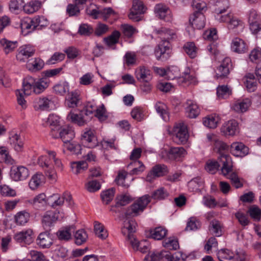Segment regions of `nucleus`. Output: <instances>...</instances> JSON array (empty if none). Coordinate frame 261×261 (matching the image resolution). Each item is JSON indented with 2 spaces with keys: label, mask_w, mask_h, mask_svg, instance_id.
I'll list each match as a JSON object with an SVG mask.
<instances>
[{
  "label": "nucleus",
  "mask_w": 261,
  "mask_h": 261,
  "mask_svg": "<svg viewBox=\"0 0 261 261\" xmlns=\"http://www.w3.org/2000/svg\"><path fill=\"white\" fill-rule=\"evenodd\" d=\"M48 86V83L46 79H41L36 80L31 76L24 78L22 83L23 92L26 95H29L33 92L40 94Z\"/></svg>",
  "instance_id": "f257e3e1"
},
{
  "label": "nucleus",
  "mask_w": 261,
  "mask_h": 261,
  "mask_svg": "<svg viewBox=\"0 0 261 261\" xmlns=\"http://www.w3.org/2000/svg\"><path fill=\"white\" fill-rule=\"evenodd\" d=\"M173 139L177 143H185L189 138L187 125L183 122L176 124L172 129Z\"/></svg>",
  "instance_id": "f03ea898"
},
{
  "label": "nucleus",
  "mask_w": 261,
  "mask_h": 261,
  "mask_svg": "<svg viewBox=\"0 0 261 261\" xmlns=\"http://www.w3.org/2000/svg\"><path fill=\"white\" fill-rule=\"evenodd\" d=\"M49 156L41 155L38 159V164L40 167L44 169L45 173L48 178L52 181L55 182L57 179V174L55 170L50 164Z\"/></svg>",
  "instance_id": "7ed1b4c3"
},
{
  "label": "nucleus",
  "mask_w": 261,
  "mask_h": 261,
  "mask_svg": "<svg viewBox=\"0 0 261 261\" xmlns=\"http://www.w3.org/2000/svg\"><path fill=\"white\" fill-rule=\"evenodd\" d=\"M51 136L54 138H61L65 145L70 142L74 137V133L72 128L69 126L60 127L56 132L52 128Z\"/></svg>",
  "instance_id": "20e7f679"
},
{
  "label": "nucleus",
  "mask_w": 261,
  "mask_h": 261,
  "mask_svg": "<svg viewBox=\"0 0 261 261\" xmlns=\"http://www.w3.org/2000/svg\"><path fill=\"white\" fill-rule=\"evenodd\" d=\"M155 55L158 60L165 61L171 56L172 50L168 41H162L155 49Z\"/></svg>",
  "instance_id": "39448f33"
},
{
  "label": "nucleus",
  "mask_w": 261,
  "mask_h": 261,
  "mask_svg": "<svg viewBox=\"0 0 261 261\" xmlns=\"http://www.w3.org/2000/svg\"><path fill=\"white\" fill-rule=\"evenodd\" d=\"M229 8L228 0H216L214 4V13L216 20L219 21L222 19L227 18L224 14Z\"/></svg>",
  "instance_id": "423d86ee"
},
{
  "label": "nucleus",
  "mask_w": 261,
  "mask_h": 261,
  "mask_svg": "<svg viewBox=\"0 0 261 261\" xmlns=\"http://www.w3.org/2000/svg\"><path fill=\"white\" fill-rule=\"evenodd\" d=\"M81 140L84 145L88 148L95 147L98 144L94 130L90 128H86L83 131Z\"/></svg>",
  "instance_id": "0eeeda50"
},
{
  "label": "nucleus",
  "mask_w": 261,
  "mask_h": 261,
  "mask_svg": "<svg viewBox=\"0 0 261 261\" xmlns=\"http://www.w3.org/2000/svg\"><path fill=\"white\" fill-rule=\"evenodd\" d=\"M219 167L221 166V172L224 176L229 175L232 170L233 162L231 157L228 154H221L218 156Z\"/></svg>",
  "instance_id": "6e6552de"
},
{
  "label": "nucleus",
  "mask_w": 261,
  "mask_h": 261,
  "mask_svg": "<svg viewBox=\"0 0 261 261\" xmlns=\"http://www.w3.org/2000/svg\"><path fill=\"white\" fill-rule=\"evenodd\" d=\"M143 261H174L173 254L167 250L153 252L147 254Z\"/></svg>",
  "instance_id": "1a4fd4ad"
},
{
  "label": "nucleus",
  "mask_w": 261,
  "mask_h": 261,
  "mask_svg": "<svg viewBox=\"0 0 261 261\" xmlns=\"http://www.w3.org/2000/svg\"><path fill=\"white\" fill-rule=\"evenodd\" d=\"M122 232L124 234L127 232V243L130 245H139L140 242L135 238L132 232L135 230V222L133 220L126 219L123 224Z\"/></svg>",
  "instance_id": "9d476101"
},
{
  "label": "nucleus",
  "mask_w": 261,
  "mask_h": 261,
  "mask_svg": "<svg viewBox=\"0 0 261 261\" xmlns=\"http://www.w3.org/2000/svg\"><path fill=\"white\" fill-rule=\"evenodd\" d=\"M146 8L143 2L140 0H134L133 6L128 14V17L134 21H139L141 19V14H143Z\"/></svg>",
  "instance_id": "9b49d317"
},
{
  "label": "nucleus",
  "mask_w": 261,
  "mask_h": 261,
  "mask_svg": "<svg viewBox=\"0 0 261 261\" xmlns=\"http://www.w3.org/2000/svg\"><path fill=\"white\" fill-rule=\"evenodd\" d=\"M35 48L30 45H24L19 47L16 55L17 61L20 62H29V59L34 56Z\"/></svg>",
  "instance_id": "f8f14e48"
},
{
  "label": "nucleus",
  "mask_w": 261,
  "mask_h": 261,
  "mask_svg": "<svg viewBox=\"0 0 261 261\" xmlns=\"http://www.w3.org/2000/svg\"><path fill=\"white\" fill-rule=\"evenodd\" d=\"M150 201V197L148 195L140 197L130 206L132 214L137 216L142 213Z\"/></svg>",
  "instance_id": "ddd939ff"
},
{
  "label": "nucleus",
  "mask_w": 261,
  "mask_h": 261,
  "mask_svg": "<svg viewBox=\"0 0 261 261\" xmlns=\"http://www.w3.org/2000/svg\"><path fill=\"white\" fill-rule=\"evenodd\" d=\"M34 107L36 110H50L54 109L55 105L51 98L41 97L34 100Z\"/></svg>",
  "instance_id": "4468645a"
},
{
  "label": "nucleus",
  "mask_w": 261,
  "mask_h": 261,
  "mask_svg": "<svg viewBox=\"0 0 261 261\" xmlns=\"http://www.w3.org/2000/svg\"><path fill=\"white\" fill-rule=\"evenodd\" d=\"M29 175L27 168L23 166L13 167L10 171L11 178L16 181L26 179Z\"/></svg>",
  "instance_id": "2eb2a0df"
},
{
  "label": "nucleus",
  "mask_w": 261,
  "mask_h": 261,
  "mask_svg": "<svg viewBox=\"0 0 261 261\" xmlns=\"http://www.w3.org/2000/svg\"><path fill=\"white\" fill-rule=\"evenodd\" d=\"M177 80L179 85H183L184 86L191 84L195 85L197 83L195 72L189 68L185 69L183 76L179 77Z\"/></svg>",
  "instance_id": "dca6fc26"
},
{
  "label": "nucleus",
  "mask_w": 261,
  "mask_h": 261,
  "mask_svg": "<svg viewBox=\"0 0 261 261\" xmlns=\"http://www.w3.org/2000/svg\"><path fill=\"white\" fill-rule=\"evenodd\" d=\"M249 148L241 142L232 143L230 147V152L237 157H244L249 153Z\"/></svg>",
  "instance_id": "f3484780"
},
{
  "label": "nucleus",
  "mask_w": 261,
  "mask_h": 261,
  "mask_svg": "<svg viewBox=\"0 0 261 261\" xmlns=\"http://www.w3.org/2000/svg\"><path fill=\"white\" fill-rule=\"evenodd\" d=\"M189 23L194 29H202L205 24V16L199 12H195L190 16Z\"/></svg>",
  "instance_id": "a211bd4d"
},
{
  "label": "nucleus",
  "mask_w": 261,
  "mask_h": 261,
  "mask_svg": "<svg viewBox=\"0 0 261 261\" xmlns=\"http://www.w3.org/2000/svg\"><path fill=\"white\" fill-rule=\"evenodd\" d=\"M154 12L160 19L166 21L172 20V14L169 8L163 4H158L154 7Z\"/></svg>",
  "instance_id": "6ab92c4d"
},
{
  "label": "nucleus",
  "mask_w": 261,
  "mask_h": 261,
  "mask_svg": "<svg viewBox=\"0 0 261 261\" xmlns=\"http://www.w3.org/2000/svg\"><path fill=\"white\" fill-rule=\"evenodd\" d=\"M251 103V100L249 98H240L233 102L231 108L237 113H244L248 111Z\"/></svg>",
  "instance_id": "aec40b11"
},
{
  "label": "nucleus",
  "mask_w": 261,
  "mask_h": 261,
  "mask_svg": "<svg viewBox=\"0 0 261 261\" xmlns=\"http://www.w3.org/2000/svg\"><path fill=\"white\" fill-rule=\"evenodd\" d=\"M164 153L167 155L169 159L179 161L186 155L187 152L183 147H177L171 148L168 152L163 151L162 154Z\"/></svg>",
  "instance_id": "412c9836"
},
{
  "label": "nucleus",
  "mask_w": 261,
  "mask_h": 261,
  "mask_svg": "<svg viewBox=\"0 0 261 261\" xmlns=\"http://www.w3.org/2000/svg\"><path fill=\"white\" fill-rule=\"evenodd\" d=\"M221 131L225 136H234L239 132L238 123L234 120L228 121L223 124Z\"/></svg>",
  "instance_id": "4be33fe9"
},
{
  "label": "nucleus",
  "mask_w": 261,
  "mask_h": 261,
  "mask_svg": "<svg viewBox=\"0 0 261 261\" xmlns=\"http://www.w3.org/2000/svg\"><path fill=\"white\" fill-rule=\"evenodd\" d=\"M33 231L31 229H28L15 233L14 239L18 243L30 244L32 242Z\"/></svg>",
  "instance_id": "5701e85b"
},
{
  "label": "nucleus",
  "mask_w": 261,
  "mask_h": 261,
  "mask_svg": "<svg viewBox=\"0 0 261 261\" xmlns=\"http://www.w3.org/2000/svg\"><path fill=\"white\" fill-rule=\"evenodd\" d=\"M135 75L138 81L145 83L152 79L151 71L144 66H140L136 69Z\"/></svg>",
  "instance_id": "b1692460"
},
{
  "label": "nucleus",
  "mask_w": 261,
  "mask_h": 261,
  "mask_svg": "<svg viewBox=\"0 0 261 261\" xmlns=\"http://www.w3.org/2000/svg\"><path fill=\"white\" fill-rule=\"evenodd\" d=\"M167 167L164 165H156L152 167L146 176V180L151 182L156 177L163 176L167 172Z\"/></svg>",
  "instance_id": "393cba45"
},
{
  "label": "nucleus",
  "mask_w": 261,
  "mask_h": 261,
  "mask_svg": "<svg viewBox=\"0 0 261 261\" xmlns=\"http://www.w3.org/2000/svg\"><path fill=\"white\" fill-rule=\"evenodd\" d=\"M186 112L187 116L190 118H195L200 114V109L197 103L192 100H188L186 102Z\"/></svg>",
  "instance_id": "a878e982"
},
{
  "label": "nucleus",
  "mask_w": 261,
  "mask_h": 261,
  "mask_svg": "<svg viewBox=\"0 0 261 261\" xmlns=\"http://www.w3.org/2000/svg\"><path fill=\"white\" fill-rule=\"evenodd\" d=\"M231 67V59L228 57L225 58L218 68L217 76L218 77L227 76L229 73Z\"/></svg>",
  "instance_id": "bb28decb"
},
{
  "label": "nucleus",
  "mask_w": 261,
  "mask_h": 261,
  "mask_svg": "<svg viewBox=\"0 0 261 261\" xmlns=\"http://www.w3.org/2000/svg\"><path fill=\"white\" fill-rule=\"evenodd\" d=\"M228 16L227 18L222 19L219 22L227 23V27L229 30H233L238 27H242V22L237 17L233 16L230 13L226 14Z\"/></svg>",
  "instance_id": "cd10ccee"
},
{
  "label": "nucleus",
  "mask_w": 261,
  "mask_h": 261,
  "mask_svg": "<svg viewBox=\"0 0 261 261\" xmlns=\"http://www.w3.org/2000/svg\"><path fill=\"white\" fill-rule=\"evenodd\" d=\"M9 142L14 149L17 151L22 150L23 143L21 141L19 135L14 132H12L9 136Z\"/></svg>",
  "instance_id": "c85d7f7f"
},
{
  "label": "nucleus",
  "mask_w": 261,
  "mask_h": 261,
  "mask_svg": "<svg viewBox=\"0 0 261 261\" xmlns=\"http://www.w3.org/2000/svg\"><path fill=\"white\" fill-rule=\"evenodd\" d=\"M75 228L73 225L67 226L60 228L57 232L59 240L68 241L71 239V233Z\"/></svg>",
  "instance_id": "c756f323"
},
{
  "label": "nucleus",
  "mask_w": 261,
  "mask_h": 261,
  "mask_svg": "<svg viewBox=\"0 0 261 261\" xmlns=\"http://www.w3.org/2000/svg\"><path fill=\"white\" fill-rule=\"evenodd\" d=\"M220 117L216 114L209 115L203 118V124L206 127L210 128H215L220 122Z\"/></svg>",
  "instance_id": "7c9ffc66"
},
{
  "label": "nucleus",
  "mask_w": 261,
  "mask_h": 261,
  "mask_svg": "<svg viewBox=\"0 0 261 261\" xmlns=\"http://www.w3.org/2000/svg\"><path fill=\"white\" fill-rule=\"evenodd\" d=\"M45 177L42 173H36L31 178L29 185L33 190H35L45 182Z\"/></svg>",
  "instance_id": "2f4dec72"
},
{
  "label": "nucleus",
  "mask_w": 261,
  "mask_h": 261,
  "mask_svg": "<svg viewBox=\"0 0 261 261\" xmlns=\"http://www.w3.org/2000/svg\"><path fill=\"white\" fill-rule=\"evenodd\" d=\"M30 219V213L25 210L17 212L14 216V221L17 225L23 226Z\"/></svg>",
  "instance_id": "473e14b6"
},
{
  "label": "nucleus",
  "mask_w": 261,
  "mask_h": 261,
  "mask_svg": "<svg viewBox=\"0 0 261 261\" xmlns=\"http://www.w3.org/2000/svg\"><path fill=\"white\" fill-rule=\"evenodd\" d=\"M34 24L33 18L30 17L23 18L21 21L20 24L22 33H23L24 35H26L31 32L35 29Z\"/></svg>",
  "instance_id": "72a5a7b5"
},
{
  "label": "nucleus",
  "mask_w": 261,
  "mask_h": 261,
  "mask_svg": "<svg viewBox=\"0 0 261 261\" xmlns=\"http://www.w3.org/2000/svg\"><path fill=\"white\" fill-rule=\"evenodd\" d=\"M231 47L233 51L238 53H243L247 50L244 41L239 38H235L232 40Z\"/></svg>",
  "instance_id": "f704fd0d"
},
{
  "label": "nucleus",
  "mask_w": 261,
  "mask_h": 261,
  "mask_svg": "<svg viewBox=\"0 0 261 261\" xmlns=\"http://www.w3.org/2000/svg\"><path fill=\"white\" fill-rule=\"evenodd\" d=\"M155 110L164 121H168L170 119L169 113L167 106L164 103L158 102L155 105Z\"/></svg>",
  "instance_id": "c9c22d12"
},
{
  "label": "nucleus",
  "mask_w": 261,
  "mask_h": 261,
  "mask_svg": "<svg viewBox=\"0 0 261 261\" xmlns=\"http://www.w3.org/2000/svg\"><path fill=\"white\" fill-rule=\"evenodd\" d=\"M67 119L73 123L77 124L79 126L84 125L87 121L85 116L82 114H75L70 112L67 116Z\"/></svg>",
  "instance_id": "e433bc0d"
},
{
  "label": "nucleus",
  "mask_w": 261,
  "mask_h": 261,
  "mask_svg": "<svg viewBox=\"0 0 261 261\" xmlns=\"http://www.w3.org/2000/svg\"><path fill=\"white\" fill-rule=\"evenodd\" d=\"M156 34H160L161 37L165 40L162 41H168L169 40L176 37V32L174 30H171L165 28H162L160 30L156 31Z\"/></svg>",
  "instance_id": "4c0bfd02"
},
{
  "label": "nucleus",
  "mask_w": 261,
  "mask_h": 261,
  "mask_svg": "<svg viewBox=\"0 0 261 261\" xmlns=\"http://www.w3.org/2000/svg\"><path fill=\"white\" fill-rule=\"evenodd\" d=\"M217 255L220 261H233L234 252L228 249L218 250Z\"/></svg>",
  "instance_id": "58836bf2"
},
{
  "label": "nucleus",
  "mask_w": 261,
  "mask_h": 261,
  "mask_svg": "<svg viewBox=\"0 0 261 261\" xmlns=\"http://www.w3.org/2000/svg\"><path fill=\"white\" fill-rule=\"evenodd\" d=\"M46 126H50L51 127V134L52 133V128H54L56 132L60 127V118L55 114H50L48 117L45 119Z\"/></svg>",
  "instance_id": "ea45409f"
},
{
  "label": "nucleus",
  "mask_w": 261,
  "mask_h": 261,
  "mask_svg": "<svg viewBox=\"0 0 261 261\" xmlns=\"http://www.w3.org/2000/svg\"><path fill=\"white\" fill-rule=\"evenodd\" d=\"M42 3L38 0H33L23 6L25 12L32 14L37 11L41 7Z\"/></svg>",
  "instance_id": "a19ab883"
},
{
  "label": "nucleus",
  "mask_w": 261,
  "mask_h": 261,
  "mask_svg": "<svg viewBox=\"0 0 261 261\" xmlns=\"http://www.w3.org/2000/svg\"><path fill=\"white\" fill-rule=\"evenodd\" d=\"M222 224L219 221L214 219L210 224L209 230L212 234L216 237H220L222 234Z\"/></svg>",
  "instance_id": "79ce46f5"
},
{
  "label": "nucleus",
  "mask_w": 261,
  "mask_h": 261,
  "mask_svg": "<svg viewBox=\"0 0 261 261\" xmlns=\"http://www.w3.org/2000/svg\"><path fill=\"white\" fill-rule=\"evenodd\" d=\"M47 203L53 207L61 206L64 203V197L63 195L58 194H54L49 196L46 199Z\"/></svg>",
  "instance_id": "37998d69"
},
{
  "label": "nucleus",
  "mask_w": 261,
  "mask_h": 261,
  "mask_svg": "<svg viewBox=\"0 0 261 261\" xmlns=\"http://www.w3.org/2000/svg\"><path fill=\"white\" fill-rule=\"evenodd\" d=\"M73 236L75 243L76 245H82L86 243L88 238L87 232L83 229L77 230Z\"/></svg>",
  "instance_id": "c03bdc74"
},
{
  "label": "nucleus",
  "mask_w": 261,
  "mask_h": 261,
  "mask_svg": "<svg viewBox=\"0 0 261 261\" xmlns=\"http://www.w3.org/2000/svg\"><path fill=\"white\" fill-rule=\"evenodd\" d=\"M57 220L55 214L53 212H47L43 216L42 224L44 228L50 227L53 223Z\"/></svg>",
  "instance_id": "a18cd8bd"
},
{
  "label": "nucleus",
  "mask_w": 261,
  "mask_h": 261,
  "mask_svg": "<svg viewBox=\"0 0 261 261\" xmlns=\"http://www.w3.org/2000/svg\"><path fill=\"white\" fill-rule=\"evenodd\" d=\"M94 232L95 235L100 239L104 240L108 237V232L105 226L98 222H95Z\"/></svg>",
  "instance_id": "49530a36"
},
{
  "label": "nucleus",
  "mask_w": 261,
  "mask_h": 261,
  "mask_svg": "<svg viewBox=\"0 0 261 261\" xmlns=\"http://www.w3.org/2000/svg\"><path fill=\"white\" fill-rule=\"evenodd\" d=\"M167 233V230L162 227H158L150 231V237L154 240H160L164 238Z\"/></svg>",
  "instance_id": "de8ad7c7"
},
{
  "label": "nucleus",
  "mask_w": 261,
  "mask_h": 261,
  "mask_svg": "<svg viewBox=\"0 0 261 261\" xmlns=\"http://www.w3.org/2000/svg\"><path fill=\"white\" fill-rule=\"evenodd\" d=\"M183 49L191 58L193 59L196 57L198 49L194 42H186L183 46Z\"/></svg>",
  "instance_id": "09e8293b"
},
{
  "label": "nucleus",
  "mask_w": 261,
  "mask_h": 261,
  "mask_svg": "<svg viewBox=\"0 0 261 261\" xmlns=\"http://www.w3.org/2000/svg\"><path fill=\"white\" fill-rule=\"evenodd\" d=\"M244 84L249 92H254L257 88V84L253 74H249L245 77Z\"/></svg>",
  "instance_id": "8fccbe9b"
},
{
  "label": "nucleus",
  "mask_w": 261,
  "mask_h": 261,
  "mask_svg": "<svg viewBox=\"0 0 261 261\" xmlns=\"http://www.w3.org/2000/svg\"><path fill=\"white\" fill-rule=\"evenodd\" d=\"M69 90V85L66 81L60 82L54 87L55 92L60 95H64Z\"/></svg>",
  "instance_id": "3c124183"
},
{
  "label": "nucleus",
  "mask_w": 261,
  "mask_h": 261,
  "mask_svg": "<svg viewBox=\"0 0 261 261\" xmlns=\"http://www.w3.org/2000/svg\"><path fill=\"white\" fill-rule=\"evenodd\" d=\"M79 100V94L76 91L69 93L66 99V103L69 108H74L77 106Z\"/></svg>",
  "instance_id": "603ef678"
},
{
  "label": "nucleus",
  "mask_w": 261,
  "mask_h": 261,
  "mask_svg": "<svg viewBox=\"0 0 261 261\" xmlns=\"http://www.w3.org/2000/svg\"><path fill=\"white\" fill-rule=\"evenodd\" d=\"M203 187V181L198 178H194L188 183L189 189L192 192H198L200 191Z\"/></svg>",
  "instance_id": "864d4df0"
},
{
  "label": "nucleus",
  "mask_w": 261,
  "mask_h": 261,
  "mask_svg": "<svg viewBox=\"0 0 261 261\" xmlns=\"http://www.w3.org/2000/svg\"><path fill=\"white\" fill-rule=\"evenodd\" d=\"M120 36V33L118 31H114L109 36L105 38L104 41L109 46L118 43Z\"/></svg>",
  "instance_id": "5fc2aeb1"
},
{
  "label": "nucleus",
  "mask_w": 261,
  "mask_h": 261,
  "mask_svg": "<svg viewBox=\"0 0 261 261\" xmlns=\"http://www.w3.org/2000/svg\"><path fill=\"white\" fill-rule=\"evenodd\" d=\"M231 93L230 89L227 86H220L217 88V94L219 99H226Z\"/></svg>",
  "instance_id": "6e6d98bb"
},
{
  "label": "nucleus",
  "mask_w": 261,
  "mask_h": 261,
  "mask_svg": "<svg viewBox=\"0 0 261 261\" xmlns=\"http://www.w3.org/2000/svg\"><path fill=\"white\" fill-rule=\"evenodd\" d=\"M0 194L5 197H13L16 196V191L5 184L0 185Z\"/></svg>",
  "instance_id": "4d7b16f0"
},
{
  "label": "nucleus",
  "mask_w": 261,
  "mask_h": 261,
  "mask_svg": "<svg viewBox=\"0 0 261 261\" xmlns=\"http://www.w3.org/2000/svg\"><path fill=\"white\" fill-rule=\"evenodd\" d=\"M144 110L140 107H136L131 112L132 118L138 121H141L144 118Z\"/></svg>",
  "instance_id": "13d9d810"
},
{
  "label": "nucleus",
  "mask_w": 261,
  "mask_h": 261,
  "mask_svg": "<svg viewBox=\"0 0 261 261\" xmlns=\"http://www.w3.org/2000/svg\"><path fill=\"white\" fill-rule=\"evenodd\" d=\"M214 145V150L219 153V155H221V154H227L226 151L228 147L224 142L219 140H216Z\"/></svg>",
  "instance_id": "bf43d9fd"
},
{
  "label": "nucleus",
  "mask_w": 261,
  "mask_h": 261,
  "mask_svg": "<svg viewBox=\"0 0 261 261\" xmlns=\"http://www.w3.org/2000/svg\"><path fill=\"white\" fill-rule=\"evenodd\" d=\"M133 166L134 168L132 170L131 173L133 174H138L144 171L145 167L142 162L139 161H132L128 167Z\"/></svg>",
  "instance_id": "052dcab7"
},
{
  "label": "nucleus",
  "mask_w": 261,
  "mask_h": 261,
  "mask_svg": "<svg viewBox=\"0 0 261 261\" xmlns=\"http://www.w3.org/2000/svg\"><path fill=\"white\" fill-rule=\"evenodd\" d=\"M86 13L94 19L100 17V9L94 4H90L86 10Z\"/></svg>",
  "instance_id": "680f3d73"
},
{
  "label": "nucleus",
  "mask_w": 261,
  "mask_h": 261,
  "mask_svg": "<svg viewBox=\"0 0 261 261\" xmlns=\"http://www.w3.org/2000/svg\"><path fill=\"white\" fill-rule=\"evenodd\" d=\"M116 206H124L133 200L132 197L128 194H122L116 198Z\"/></svg>",
  "instance_id": "e2e57ef3"
},
{
  "label": "nucleus",
  "mask_w": 261,
  "mask_h": 261,
  "mask_svg": "<svg viewBox=\"0 0 261 261\" xmlns=\"http://www.w3.org/2000/svg\"><path fill=\"white\" fill-rule=\"evenodd\" d=\"M38 245H51V239L47 232L40 233L36 240Z\"/></svg>",
  "instance_id": "0e129e2a"
},
{
  "label": "nucleus",
  "mask_w": 261,
  "mask_h": 261,
  "mask_svg": "<svg viewBox=\"0 0 261 261\" xmlns=\"http://www.w3.org/2000/svg\"><path fill=\"white\" fill-rule=\"evenodd\" d=\"M180 75V71L178 67L172 66L168 68L166 72V76L169 80L178 79Z\"/></svg>",
  "instance_id": "69168bd1"
},
{
  "label": "nucleus",
  "mask_w": 261,
  "mask_h": 261,
  "mask_svg": "<svg viewBox=\"0 0 261 261\" xmlns=\"http://www.w3.org/2000/svg\"><path fill=\"white\" fill-rule=\"evenodd\" d=\"M168 196V192L164 188H160L153 192L151 197L154 199L162 200L165 199Z\"/></svg>",
  "instance_id": "338daca9"
},
{
  "label": "nucleus",
  "mask_w": 261,
  "mask_h": 261,
  "mask_svg": "<svg viewBox=\"0 0 261 261\" xmlns=\"http://www.w3.org/2000/svg\"><path fill=\"white\" fill-rule=\"evenodd\" d=\"M115 190L113 189H110L103 191L101 194V197L103 202L108 204L114 198Z\"/></svg>",
  "instance_id": "774afa93"
}]
</instances>
